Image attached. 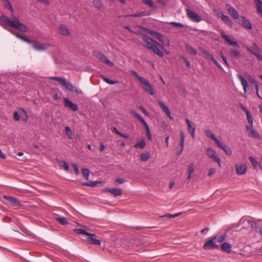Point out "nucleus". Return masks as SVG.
<instances>
[{"mask_svg": "<svg viewBox=\"0 0 262 262\" xmlns=\"http://www.w3.org/2000/svg\"><path fill=\"white\" fill-rule=\"evenodd\" d=\"M0 19L9 27H13L20 31L26 32L28 28L23 24L20 22L18 17L12 15V19L3 15L0 17Z\"/></svg>", "mask_w": 262, "mask_h": 262, "instance_id": "1", "label": "nucleus"}, {"mask_svg": "<svg viewBox=\"0 0 262 262\" xmlns=\"http://www.w3.org/2000/svg\"><path fill=\"white\" fill-rule=\"evenodd\" d=\"M49 78L50 79L57 81L70 92H75L77 94H83V92L81 90L73 85L69 81H67L64 77L53 76L50 77Z\"/></svg>", "mask_w": 262, "mask_h": 262, "instance_id": "2", "label": "nucleus"}, {"mask_svg": "<svg viewBox=\"0 0 262 262\" xmlns=\"http://www.w3.org/2000/svg\"><path fill=\"white\" fill-rule=\"evenodd\" d=\"M246 50L249 52L254 55L258 60L262 61L260 49L255 43L253 42L250 47L246 48Z\"/></svg>", "mask_w": 262, "mask_h": 262, "instance_id": "3", "label": "nucleus"}, {"mask_svg": "<svg viewBox=\"0 0 262 262\" xmlns=\"http://www.w3.org/2000/svg\"><path fill=\"white\" fill-rule=\"evenodd\" d=\"M131 113L138 120H139L143 124V125H144V126L145 128V130H146L147 137L148 138V139L149 140H151L152 137H151V135L150 134L149 127L148 124H147V123L145 122V121L143 119V118L140 114H139L138 113H137V112H136L135 111H132Z\"/></svg>", "mask_w": 262, "mask_h": 262, "instance_id": "4", "label": "nucleus"}, {"mask_svg": "<svg viewBox=\"0 0 262 262\" xmlns=\"http://www.w3.org/2000/svg\"><path fill=\"white\" fill-rule=\"evenodd\" d=\"M216 236H214L212 238L206 241L203 246L204 249L206 250L219 248V245L216 244Z\"/></svg>", "mask_w": 262, "mask_h": 262, "instance_id": "5", "label": "nucleus"}, {"mask_svg": "<svg viewBox=\"0 0 262 262\" xmlns=\"http://www.w3.org/2000/svg\"><path fill=\"white\" fill-rule=\"evenodd\" d=\"M94 56L99 59L101 62L108 64L111 66H114V64L106 56L102 54V53L99 52H95L93 53Z\"/></svg>", "mask_w": 262, "mask_h": 262, "instance_id": "6", "label": "nucleus"}, {"mask_svg": "<svg viewBox=\"0 0 262 262\" xmlns=\"http://www.w3.org/2000/svg\"><path fill=\"white\" fill-rule=\"evenodd\" d=\"M186 12L188 17L192 21L199 23L202 20V18L196 12L186 9Z\"/></svg>", "mask_w": 262, "mask_h": 262, "instance_id": "7", "label": "nucleus"}, {"mask_svg": "<svg viewBox=\"0 0 262 262\" xmlns=\"http://www.w3.org/2000/svg\"><path fill=\"white\" fill-rule=\"evenodd\" d=\"M140 82L144 85V89L147 93L151 95L154 94V89L147 80L144 78Z\"/></svg>", "mask_w": 262, "mask_h": 262, "instance_id": "8", "label": "nucleus"}, {"mask_svg": "<svg viewBox=\"0 0 262 262\" xmlns=\"http://www.w3.org/2000/svg\"><path fill=\"white\" fill-rule=\"evenodd\" d=\"M207 155L210 158L216 162H217L219 166H221L220 158L216 156V152L214 150L211 148H208L207 149Z\"/></svg>", "mask_w": 262, "mask_h": 262, "instance_id": "9", "label": "nucleus"}, {"mask_svg": "<svg viewBox=\"0 0 262 262\" xmlns=\"http://www.w3.org/2000/svg\"><path fill=\"white\" fill-rule=\"evenodd\" d=\"M32 42L30 43L32 44V46L33 48L38 51H45L48 49L47 46L45 45L42 43H41L39 42L34 41L32 40Z\"/></svg>", "mask_w": 262, "mask_h": 262, "instance_id": "10", "label": "nucleus"}, {"mask_svg": "<svg viewBox=\"0 0 262 262\" xmlns=\"http://www.w3.org/2000/svg\"><path fill=\"white\" fill-rule=\"evenodd\" d=\"M235 171L238 175H244L247 170V167L245 164H235Z\"/></svg>", "mask_w": 262, "mask_h": 262, "instance_id": "11", "label": "nucleus"}, {"mask_svg": "<svg viewBox=\"0 0 262 262\" xmlns=\"http://www.w3.org/2000/svg\"><path fill=\"white\" fill-rule=\"evenodd\" d=\"M226 8L227 9L229 14L234 19H238L239 18L238 11L230 4L226 5Z\"/></svg>", "mask_w": 262, "mask_h": 262, "instance_id": "12", "label": "nucleus"}, {"mask_svg": "<svg viewBox=\"0 0 262 262\" xmlns=\"http://www.w3.org/2000/svg\"><path fill=\"white\" fill-rule=\"evenodd\" d=\"M3 198L10 202L12 206L17 207L21 205L20 202L17 199L13 196L4 195Z\"/></svg>", "mask_w": 262, "mask_h": 262, "instance_id": "13", "label": "nucleus"}, {"mask_svg": "<svg viewBox=\"0 0 262 262\" xmlns=\"http://www.w3.org/2000/svg\"><path fill=\"white\" fill-rule=\"evenodd\" d=\"M64 106L73 111H76L78 110V106L74 104L72 101L67 98L64 99Z\"/></svg>", "mask_w": 262, "mask_h": 262, "instance_id": "14", "label": "nucleus"}, {"mask_svg": "<svg viewBox=\"0 0 262 262\" xmlns=\"http://www.w3.org/2000/svg\"><path fill=\"white\" fill-rule=\"evenodd\" d=\"M221 36L231 46H234V47H239V45L238 43L234 40H232L230 38L225 34L224 31H222L221 32Z\"/></svg>", "mask_w": 262, "mask_h": 262, "instance_id": "15", "label": "nucleus"}, {"mask_svg": "<svg viewBox=\"0 0 262 262\" xmlns=\"http://www.w3.org/2000/svg\"><path fill=\"white\" fill-rule=\"evenodd\" d=\"M105 191L110 192L114 196H121L122 194V190L121 189L113 188H107L105 189Z\"/></svg>", "mask_w": 262, "mask_h": 262, "instance_id": "16", "label": "nucleus"}, {"mask_svg": "<svg viewBox=\"0 0 262 262\" xmlns=\"http://www.w3.org/2000/svg\"><path fill=\"white\" fill-rule=\"evenodd\" d=\"M93 235H88L87 241L90 244H94L96 245H101V241L95 238L96 235L91 233Z\"/></svg>", "mask_w": 262, "mask_h": 262, "instance_id": "17", "label": "nucleus"}, {"mask_svg": "<svg viewBox=\"0 0 262 262\" xmlns=\"http://www.w3.org/2000/svg\"><path fill=\"white\" fill-rule=\"evenodd\" d=\"M252 126H249L247 125L246 126V128L247 130L248 131V135L252 138H255L257 139H259L260 137L257 132H256L255 129L252 128Z\"/></svg>", "mask_w": 262, "mask_h": 262, "instance_id": "18", "label": "nucleus"}, {"mask_svg": "<svg viewBox=\"0 0 262 262\" xmlns=\"http://www.w3.org/2000/svg\"><path fill=\"white\" fill-rule=\"evenodd\" d=\"M161 108V109L163 110L164 112H165L166 115L169 117V118L171 120H173V117L171 116L170 112L168 107L165 105L164 102H163L161 101H159L158 102Z\"/></svg>", "mask_w": 262, "mask_h": 262, "instance_id": "19", "label": "nucleus"}, {"mask_svg": "<svg viewBox=\"0 0 262 262\" xmlns=\"http://www.w3.org/2000/svg\"><path fill=\"white\" fill-rule=\"evenodd\" d=\"M239 24L249 29H251L252 28L251 24L244 16H241L239 17Z\"/></svg>", "mask_w": 262, "mask_h": 262, "instance_id": "20", "label": "nucleus"}, {"mask_svg": "<svg viewBox=\"0 0 262 262\" xmlns=\"http://www.w3.org/2000/svg\"><path fill=\"white\" fill-rule=\"evenodd\" d=\"M216 145L219 147L222 148L227 155L230 156L232 154V150L230 148L227 147L225 144L219 141V143H217Z\"/></svg>", "mask_w": 262, "mask_h": 262, "instance_id": "21", "label": "nucleus"}, {"mask_svg": "<svg viewBox=\"0 0 262 262\" xmlns=\"http://www.w3.org/2000/svg\"><path fill=\"white\" fill-rule=\"evenodd\" d=\"M221 249L228 253L231 252V246L227 242L223 243L220 246Z\"/></svg>", "mask_w": 262, "mask_h": 262, "instance_id": "22", "label": "nucleus"}, {"mask_svg": "<svg viewBox=\"0 0 262 262\" xmlns=\"http://www.w3.org/2000/svg\"><path fill=\"white\" fill-rule=\"evenodd\" d=\"M59 30L62 35L64 36H68L70 34V32L68 27L64 25H61L59 26Z\"/></svg>", "mask_w": 262, "mask_h": 262, "instance_id": "23", "label": "nucleus"}, {"mask_svg": "<svg viewBox=\"0 0 262 262\" xmlns=\"http://www.w3.org/2000/svg\"><path fill=\"white\" fill-rule=\"evenodd\" d=\"M238 78L240 80L241 82V84L243 86V89L245 93H247V88H248V83L245 79L240 74L237 75Z\"/></svg>", "mask_w": 262, "mask_h": 262, "instance_id": "24", "label": "nucleus"}, {"mask_svg": "<svg viewBox=\"0 0 262 262\" xmlns=\"http://www.w3.org/2000/svg\"><path fill=\"white\" fill-rule=\"evenodd\" d=\"M147 39L144 38L142 40V45L145 47H147L148 49L151 50L155 46V43L154 42H150L148 41V37L146 36Z\"/></svg>", "mask_w": 262, "mask_h": 262, "instance_id": "25", "label": "nucleus"}, {"mask_svg": "<svg viewBox=\"0 0 262 262\" xmlns=\"http://www.w3.org/2000/svg\"><path fill=\"white\" fill-rule=\"evenodd\" d=\"M254 3L256 6L257 13L262 16V1L261 0H254Z\"/></svg>", "mask_w": 262, "mask_h": 262, "instance_id": "26", "label": "nucleus"}, {"mask_svg": "<svg viewBox=\"0 0 262 262\" xmlns=\"http://www.w3.org/2000/svg\"><path fill=\"white\" fill-rule=\"evenodd\" d=\"M205 135L209 138L212 139L215 143L216 144L217 143H219V140L217 139V138L215 137L214 135L211 133L210 130H206L204 132Z\"/></svg>", "mask_w": 262, "mask_h": 262, "instance_id": "27", "label": "nucleus"}, {"mask_svg": "<svg viewBox=\"0 0 262 262\" xmlns=\"http://www.w3.org/2000/svg\"><path fill=\"white\" fill-rule=\"evenodd\" d=\"M184 140H185V134L184 132L181 130L180 132V145L181 146L180 150L179 152V155L180 154L184 148Z\"/></svg>", "mask_w": 262, "mask_h": 262, "instance_id": "28", "label": "nucleus"}, {"mask_svg": "<svg viewBox=\"0 0 262 262\" xmlns=\"http://www.w3.org/2000/svg\"><path fill=\"white\" fill-rule=\"evenodd\" d=\"M249 159L250 161L251 162L254 168H257L259 167L262 169V167L259 162H258L254 158L252 157H249Z\"/></svg>", "mask_w": 262, "mask_h": 262, "instance_id": "29", "label": "nucleus"}, {"mask_svg": "<svg viewBox=\"0 0 262 262\" xmlns=\"http://www.w3.org/2000/svg\"><path fill=\"white\" fill-rule=\"evenodd\" d=\"M13 34L14 35H15V36L16 37H17L18 38L23 40L24 41L27 42V43H30L31 42H32V40H30V39H28L27 37H26L25 36H23L20 35L19 34L16 33L15 31L14 32H13Z\"/></svg>", "mask_w": 262, "mask_h": 262, "instance_id": "30", "label": "nucleus"}, {"mask_svg": "<svg viewBox=\"0 0 262 262\" xmlns=\"http://www.w3.org/2000/svg\"><path fill=\"white\" fill-rule=\"evenodd\" d=\"M13 34L14 35H15V36L16 37H17L18 38L23 40L24 41L27 42V43H30L31 42H32V40H30V39H28L27 37H26L25 36H23L20 35L19 34L16 33L15 31L14 32H13Z\"/></svg>", "mask_w": 262, "mask_h": 262, "instance_id": "31", "label": "nucleus"}, {"mask_svg": "<svg viewBox=\"0 0 262 262\" xmlns=\"http://www.w3.org/2000/svg\"><path fill=\"white\" fill-rule=\"evenodd\" d=\"M221 18L223 21H224L226 24L230 26H232L233 25V23L232 20L229 18V17L222 14V16H221Z\"/></svg>", "mask_w": 262, "mask_h": 262, "instance_id": "32", "label": "nucleus"}, {"mask_svg": "<svg viewBox=\"0 0 262 262\" xmlns=\"http://www.w3.org/2000/svg\"><path fill=\"white\" fill-rule=\"evenodd\" d=\"M186 49L190 54L193 55H196L197 54L196 51L195 50L193 47L189 44L185 45Z\"/></svg>", "mask_w": 262, "mask_h": 262, "instance_id": "33", "label": "nucleus"}, {"mask_svg": "<svg viewBox=\"0 0 262 262\" xmlns=\"http://www.w3.org/2000/svg\"><path fill=\"white\" fill-rule=\"evenodd\" d=\"M73 231L78 234H84L85 235H92L91 233L87 232L82 229H75Z\"/></svg>", "mask_w": 262, "mask_h": 262, "instance_id": "34", "label": "nucleus"}, {"mask_svg": "<svg viewBox=\"0 0 262 262\" xmlns=\"http://www.w3.org/2000/svg\"><path fill=\"white\" fill-rule=\"evenodd\" d=\"M93 4L99 10H101L103 8V4L100 0H93Z\"/></svg>", "mask_w": 262, "mask_h": 262, "instance_id": "35", "label": "nucleus"}, {"mask_svg": "<svg viewBox=\"0 0 262 262\" xmlns=\"http://www.w3.org/2000/svg\"><path fill=\"white\" fill-rule=\"evenodd\" d=\"M145 145H146V143L145 142L144 139H142L139 142L137 143L135 145V147L143 149L145 147Z\"/></svg>", "mask_w": 262, "mask_h": 262, "instance_id": "36", "label": "nucleus"}, {"mask_svg": "<svg viewBox=\"0 0 262 262\" xmlns=\"http://www.w3.org/2000/svg\"><path fill=\"white\" fill-rule=\"evenodd\" d=\"M248 79L251 84H253L255 88L256 91L259 90L258 85L256 81L250 76L248 77Z\"/></svg>", "mask_w": 262, "mask_h": 262, "instance_id": "37", "label": "nucleus"}, {"mask_svg": "<svg viewBox=\"0 0 262 262\" xmlns=\"http://www.w3.org/2000/svg\"><path fill=\"white\" fill-rule=\"evenodd\" d=\"M55 220L60 224L63 225H67L69 223L68 220L66 217H56Z\"/></svg>", "mask_w": 262, "mask_h": 262, "instance_id": "38", "label": "nucleus"}, {"mask_svg": "<svg viewBox=\"0 0 262 262\" xmlns=\"http://www.w3.org/2000/svg\"><path fill=\"white\" fill-rule=\"evenodd\" d=\"M151 50H152L156 54L161 57H162L164 56L163 52L158 48L156 45Z\"/></svg>", "mask_w": 262, "mask_h": 262, "instance_id": "39", "label": "nucleus"}, {"mask_svg": "<svg viewBox=\"0 0 262 262\" xmlns=\"http://www.w3.org/2000/svg\"><path fill=\"white\" fill-rule=\"evenodd\" d=\"M186 122L187 124L188 129L189 133L192 132V130H193V132H195V127L192 125L191 122L188 119H186Z\"/></svg>", "mask_w": 262, "mask_h": 262, "instance_id": "40", "label": "nucleus"}, {"mask_svg": "<svg viewBox=\"0 0 262 262\" xmlns=\"http://www.w3.org/2000/svg\"><path fill=\"white\" fill-rule=\"evenodd\" d=\"M154 36L156 37L157 39H158L162 43H165L164 36L161 33L157 32V33Z\"/></svg>", "mask_w": 262, "mask_h": 262, "instance_id": "41", "label": "nucleus"}, {"mask_svg": "<svg viewBox=\"0 0 262 262\" xmlns=\"http://www.w3.org/2000/svg\"><path fill=\"white\" fill-rule=\"evenodd\" d=\"M81 172L83 176V177L86 179H89V177L90 174V170L86 168H82L81 169Z\"/></svg>", "mask_w": 262, "mask_h": 262, "instance_id": "42", "label": "nucleus"}, {"mask_svg": "<svg viewBox=\"0 0 262 262\" xmlns=\"http://www.w3.org/2000/svg\"><path fill=\"white\" fill-rule=\"evenodd\" d=\"M150 157L149 154L148 152L143 153L140 155L141 160L142 161H147Z\"/></svg>", "mask_w": 262, "mask_h": 262, "instance_id": "43", "label": "nucleus"}, {"mask_svg": "<svg viewBox=\"0 0 262 262\" xmlns=\"http://www.w3.org/2000/svg\"><path fill=\"white\" fill-rule=\"evenodd\" d=\"M101 78L102 79L105 81L108 84H116L118 83V81H113V80H110L108 78H106L104 76H101Z\"/></svg>", "mask_w": 262, "mask_h": 262, "instance_id": "44", "label": "nucleus"}, {"mask_svg": "<svg viewBox=\"0 0 262 262\" xmlns=\"http://www.w3.org/2000/svg\"><path fill=\"white\" fill-rule=\"evenodd\" d=\"M200 50L201 51V52L203 54L205 57L207 59H209V57H211V55L207 51H206L205 50H204L202 48H199Z\"/></svg>", "mask_w": 262, "mask_h": 262, "instance_id": "45", "label": "nucleus"}, {"mask_svg": "<svg viewBox=\"0 0 262 262\" xmlns=\"http://www.w3.org/2000/svg\"><path fill=\"white\" fill-rule=\"evenodd\" d=\"M142 2L149 6L150 7L154 8L155 7L154 3L152 0H141Z\"/></svg>", "mask_w": 262, "mask_h": 262, "instance_id": "46", "label": "nucleus"}, {"mask_svg": "<svg viewBox=\"0 0 262 262\" xmlns=\"http://www.w3.org/2000/svg\"><path fill=\"white\" fill-rule=\"evenodd\" d=\"M149 40H150L152 42H154L155 43V45L157 46V47H158L159 48H160L161 50H165V48H164V46L161 43H158L156 41H155L154 39L151 38H148Z\"/></svg>", "mask_w": 262, "mask_h": 262, "instance_id": "47", "label": "nucleus"}, {"mask_svg": "<svg viewBox=\"0 0 262 262\" xmlns=\"http://www.w3.org/2000/svg\"><path fill=\"white\" fill-rule=\"evenodd\" d=\"M181 213H178L174 214H166L164 215H162L161 216V217H168V218H173L175 217H177L179 216Z\"/></svg>", "mask_w": 262, "mask_h": 262, "instance_id": "48", "label": "nucleus"}, {"mask_svg": "<svg viewBox=\"0 0 262 262\" xmlns=\"http://www.w3.org/2000/svg\"><path fill=\"white\" fill-rule=\"evenodd\" d=\"M98 183H99V182L98 181L90 182H86V183H83V185L86 186L95 187L96 186L97 184Z\"/></svg>", "mask_w": 262, "mask_h": 262, "instance_id": "49", "label": "nucleus"}, {"mask_svg": "<svg viewBox=\"0 0 262 262\" xmlns=\"http://www.w3.org/2000/svg\"><path fill=\"white\" fill-rule=\"evenodd\" d=\"M246 114L247 116V118L248 122L251 124V126H252L253 118H252L250 113H249V112H247V113H246Z\"/></svg>", "mask_w": 262, "mask_h": 262, "instance_id": "50", "label": "nucleus"}, {"mask_svg": "<svg viewBox=\"0 0 262 262\" xmlns=\"http://www.w3.org/2000/svg\"><path fill=\"white\" fill-rule=\"evenodd\" d=\"M65 131L69 138L71 139L72 136V132L69 126H67L65 127Z\"/></svg>", "mask_w": 262, "mask_h": 262, "instance_id": "51", "label": "nucleus"}, {"mask_svg": "<svg viewBox=\"0 0 262 262\" xmlns=\"http://www.w3.org/2000/svg\"><path fill=\"white\" fill-rule=\"evenodd\" d=\"M130 73L133 75H134L136 78H137L140 82L141 81L142 79L144 78L143 77L138 75V73L134 70H132Z\"/></svg>", "mask_w": 262, "mask_h": 262, "instance_id": "52", "label": "nucleus"}, {"mask_svg": "<svg viewBox=\"0 0 262 262\" xmlns=\"http://www.w3.org/2000/svg\"><path fill=\"white\" fill-rule=\"evenodd\" d=\"M20 111L21 112H20V115L23 116V115H24L25 116V122H27V120H28V115H27V112L23 108H20Z\"/></svg>", "mask_w": 262, "mask_h": 262, "instance_id": "53", "label": "nucleus"}, {"mask_svg": "<svg viewBox=\"0 0 262 262\" xmlns=\"http://www.w3.org/2000/svg\"><path fill=\"white\" fill-rule=\"evenodd\" d=\"M229 54L232 56H234V57H237L239 55V52L236 51V50H231L229 52Z\"/></svg>", "mask_w": 262, "mask_h": 262, "instance_id": "54", "label": "nucleus"}, {"mask_svg": "<svg viewBox=\"0 0 262 262\" xmlns=\"http://www.w3.org/2000/svg\"><path fill=\"white\" fill-rule=\"evenodd\" d=\"M170 24L175 27H178V28H183L184 27V25L182 24H181L179 23L171 22V23H170Z\"/></svg>", "mask_w": 262, "mask_h": 262, "instance_id": "55", "label": "nucleus"}, {"mask_svg": "<svg viewBox=\"0 0 262 262\" xmlns=\"http://www.w3.org/2000/svg\"><path fill=\"white\" fill-rule=\"evenodd\" d=\"M225 239V236L224 235H222L220 236L217 237L215 240V242H217L218 243L223 242Z\"/></svg>", "mask_w": 262, "mask_h": 262, "instance_id": "56", "label": "nucleus"}, {"mask_svg": "<svg viewBox=\"0 0 262 262\" xmlns=\"http://www.w3.org/2000/svg\"><path fill=\"white\" fill-rule=\"evenodd\" d=\"M13 118L14 120L19 121L20 120V115L17 112H15L13 114Z\"/></svg>", "mask_w": 262, "mask_h": 262, "instance_id": "57", "label": "nucleus"}, {"mask_svg": "<svg viewBox=\"0 0 262 262\" xmlns=\"http://www.w3.org/2000/svg\"><path fill=\"white\" fill-rule=\"evenodd\" d=\"M150 14V12L147 11H144L140 12V17L149 16Z\"/></svg>", "mask_w": 262, "mask_h": 262, "instance_id": "58", "label": "nucleus"}, {"mask_svg": "<svg viewBox=\"0 0 262 262\" xmlns=\"http://www.w3.org/2000/svg\"><path fill=\"white\" fill-rule=\"evenodd\" d=\"M244 221H246L249 225H251V227L252 228L255 227L256 226V223L252 220H244Z\"/></svg>", "mask_w": 262, "mask_h": 262, "instance_id": "59", "label": "nucleus"}, {"mask_svg": "<svg viewBox=\"0 0 262 262\" xmlns=\"http://www.w3.org/2000/svg\"><path fill=\"white\" fill-rule=\"evenodd\" d=\"M72 166H73V167L74 168V170L76 174L78 175L79 174V172L78 166L76 164L73 163L72 164Z\"/></svg>", "mask_w": 262, "mask_h": 262, "instance_id": "60", "label": "nucleus"}, {"mask_svg": "<svg viewBox=\"0 0 262 262\" xmlns=\"http://www.w3.org/2000/svg\"><path fill=\"white\" fill-rule=\"evenodd\" d=\"M125 182V180L123 178H118L114 181L115 183L122 184Z\"/></svg>", "mask_w": 262, "mask_h": 262, "instance_id": "61", "label": "nucleus"}, {"mask_svg": "<svg viewBox=\"0 0 262 262\" xmlns=\"http://www.w3.org/2000/svg\"><path fill=\"white\" fill-rule=\"evenodd\" d=\"M146 31L149 33V34L152 35L153 36L156 34V33H157V31H155V30H150V29H145Z\"/></svg>", "mask_w": 262, "mask_h": 262, "instance_id": "62", "label": "nucleus"}, {"mask_svg": "<svg viewBox=\"0 0 262 262\" xmlns=\"http://www.w3.org/2000/svg\"><path fill=\"white\" fill-rule=\"evenodd\" d=\"M211 61L221 70H223V68L221 67V66L217 62V60L214 57L212 58Z\"/></svg>", "mask_w": 262, "mask_h": 262, "instance_id": "63", "label": "nucleus"}, {"mask_svg": "<svg viewBox=\"0 0 262 262\" xmlns=\"http://www.w3.org/2000/svg\"><path fill=\"white\" fill-rule=\"evenodd\" d=\"M215 172V169L213 168H211L208 170V176L209 177L211 176L212 174H213Z\"/></svg>", "mask_w": 262, "mask_h": 262, "instance_id": "64", "label": "nucleus"}]
</instances>
